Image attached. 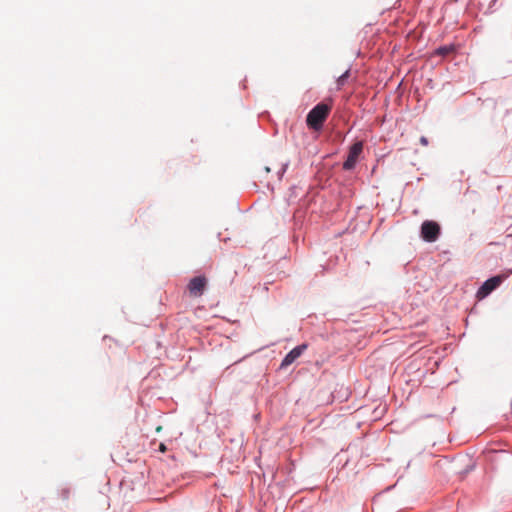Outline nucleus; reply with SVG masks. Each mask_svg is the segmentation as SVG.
<instances>
[{
    "mask_svg": "<svg viewBox=\"0 0 512 512\" xmlns=\"http://www.w3.org/2000/svg\"><path fill=\"white\" fill-rule=\"evenodd\" d=\"M331 109H332V100L331 99H329L326 102H321V103L317 104L307 115V118H306L307 125L314 130H320L323 126V123L327 119Z\"/></svg>",
    "mask_w": 512,
    "mask_h": 512,
    "instance_id": "obj_1",
    "label": "nucleus"
},
{
    "mask_svg": "<svg viewBox=\"0 0 512 512\" xmlns=\"http://www.w3.org/2000/svg\"><path fill=\"white\" fill-rule=\"evenodd\" d=\"M440 234V226L434 221H424L421 226V236L425 241L434 242Z\"/></svg>",
    "mask_w": 512,
    "mask_h": 512,
    "instance_id": "obj_2",
    "label": "nucleus"
},
{
    "mask_svg": "<svg viewBox=\"0 0 512 512\" xmlns=\"http://www.w3.org/2000/svg\"><path fill=\"white\" fill-rule=\"evenodd\" d=\"M362 151H363V143L361 141L354 143L349 150L347 159L343 163V169H345V170L353 169L355 167Z\"/></svg>",
    "mask_w": 512,
    "mask_h": 512,
    "instance_id": "obj_3",
    "label": "nucleus"
},
{
    "mask_svg": "<svg viewBox=\"0 0 512 512\" xmlns=\"http://www.w3.org/2000/svg\"><path fill=\"white\" fill-rule=\"evenodd\" d=\"M307 349L306 344H301L295 348H293L282 360L281 368H286L291 365L297 358H299L302 353Z\"/></svg>",
    "mask_w": 512,
    "mask_h": 512,
    "instance_id": "obj_4",
    "label": "nucleus"
},
{
    "mask_svg": "<svg viewBox=\"0 0 512 512\" xmlns=\"http://www.w3.org/2000/svg\"><path fill=\"white\" fill-rule=\"evenodd\" d=\"M506 275L500 274L486 280L480 288H498L504 281Z\"/></svg>",
    "mask_w": 512,
    "mask_h": 512,
    "instance_id": "obj_5",
    "label": "nucleus"
},
{
    "mask_svg": "<svg viewBox=\"0 0 512 512\" xmlns=\"http://www.w3.org/2000/svg\"><path fill=\"white\" fill-rule=\"evenodd\" d=\"M456 49H457L456 45L449 44V45H445V46H441V47L437 48L434 51V54L438 55V56L445 57L447 55L455 53Z\"/></svg>",
    "mask_w": 512,
    "mask_h": 512,
    "instance_id": "obj_6",
    "label": "nucleus"
},
{
    "mask_svg": "<svg viewBox=\"0 0 512 512\" xmlns=\"http://www.w3.org/2000/svg\"><path fill=\"white\" fill-rule=\"evenodd\" d=\"M207 284V279L205 276H196L192 278L188 284L187 288H205Z\"/></svg>",
    "mask_w": 512,
    "mask_h": 512,
    "instance_id": "obj_7",
    "label": "nucleus"
},
{
    "mask_svg": "<svg viewBox=\"0 0 512 512\" xmlns=\"http://www.w3.org/2000/svg\"><path fill=\"white\" fill-rule=\"evenodd\" d=\"M348 77H349V70L345 71L341 76L338 77L337 84H338L339 88L344 85V83Z\"/></svg>",
    "mask_w": 512,
    "mask_h": 512,
    "instance_id": "obj_8",
    "label": "nucleus"
},
{
    "mask_svg": "<svg viewBox=\"0 0 512 512\" xmlns=\"http://www.w3.org/2000/svg\"><path fill=\"white\" fill-rule=\"evenodd\" d=\"M492 290H478L476 297L478 300L484 299Z\"/></svg>",
    "mask_w": 512,
    "mask_h": 512,
    "instance_id": "obj_9",
    "label": "nucleus"
},
{
    "mask_svg": "<svg viewBox=\"0 0 512 512\" xmlns=\"http://www.w3.org/2000/svg\"><path fill=\"white\" fill-rule=\"evenodd\" d=\"M286 169H287V164H286V163H282V164L280 165V167H279L278 172H277V173H278V178H279V179L283 176V174L285 173Z\"/></svg>",
    "mask_w": 512,
    "mask_h": 512,
    "instance_id": "obj_10",
    "label": "nucleus"
},
{
    "mask_svg": "<svg viewBox=\"0 0 512 512\" xmlns=\"http://www.w3.org/2000/svg\"><path fill=\"white\" fill-rule=\"evenodd\" d=\"M420 143L423 145V146H427L428 145V139L425 137V136H422L420 138Z\"/></svg>",
    "mask_w": 512,
    "mask_h": 512,
    "instance_id": "obj_11",
    "label": "nucleus"
},
{
    "mask_svg": "<svg viewBox=\"0 0 512 512\" xmlns=\"http://www.w3.org/2000/svg\"><path fill=\"white\" fill-rule=\"evenodd\" d=\"M190 292H191L194 296H200V295H201L202 290H200V289H197V290H190Z\"/></svg>",
    "mask_w": 512,
    "mask_h": 512,
    "instance_id": "obj_12",
    "label": "nucleus"
},
{
    "mask_svg": "<svg viewBox=\"0 0 512 512\" xmlns=\"http://www.w3.org/2000/svg\"><path fill=\"white\" fill-rule=\"evenodd\" d=\"M159 450H160L161 452H165V451L167 450V448H166L165 444L161 443V444L159 445Z\"/></svg>",
    "mask_w": 512,
    "mask_h": 512,
    "instance_id": "obj_13",
    "label": "nucleus"
},
{
    "mask_svg": "<svg viewBox=\"0 0 512 512\" xmlns=\"http://www.w3.org/2000/svg\"><path fill=\"white\" fill-rule=\"evenodd\" d=\"M264 171H265L266 173H269V172L271 171L270 166H265V167H264Z\"/></svg>",
    "mask_w": 512,
    "mask_h": 512,
    "instance_id": "obj_14",
    "label": "nucleus"
}]
</instances>
